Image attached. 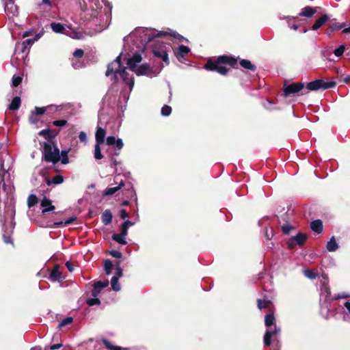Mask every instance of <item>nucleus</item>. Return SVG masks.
Returning a JSON list of instances; mask_svg holds the SVG:
<instances>
[{
    "mask_svg": "<svg viewBox=\"0 0 350 350\" xmlns=\"http://www.w3.org/2000/svg\"><path fill=\"white\" fill-rule=\"evenodd\" d=\"M165 35H170L179 40L184 39L181 35L172 30L170 31H157L155 29L144 27H137L128 36L125 37L124 39L125 44L132 42L131 51L135 52L133 56L127 60L128 68L138 76L146 75L150 77L155 76L148 64L137 66L142 59L139 52L143 51L146 46L154 38Z\"/></svg>",
    "mask_w": 350,
    "mask_h": 350,
    "instance_id": "nucleus-1",
    "label": "nucleus"
},
{
    "mask_svg": "<svg viewBox=\"0 0 350 350\" xmlns=\"http://www.w3.org/2000/svg\"><path fill=\"white\" fill-rule=\"evenodd\" d=\"M121 55L118 56L113 62L108 65L105 75L106 76H109L113 74L116 79H118V76H120L123 81L129 86L130 91H131L134 85V78L126 71V68H121Z\"/></svg>",
    "mask_w": 350,
    "mask_h": 350,
    "instance_id": "nucleus-2",
    "label": "nucleus"
},
{
    "mask_svg": "<svg viewBox=\"0 0 350 350\" xmlns=\"http://www.w3.org/2000/svg\"><path fill=\"white\" fill-rule=\"evenodd\" d=\"M79 4L81 10L90 17H96L103 5L108 11L111 10V5L106 0H81Z\"/></svg>",
    "mask_w": 350,
    "mask_h": 350,
    "instance_id": "nucleus-3",
    "label": "nucleus"
},
{
    "mask_svg": "<svg viewBox=\"0 0 350 350\" xmlns=\"http://www.w3.org/2000/svg\"><path fill=\"white\" fill-rule=\"evenodd\" d=\"M237 63V60L234 58L229 57L226 55L219 56L216 62H208L204 68L210 70H215L218 73L225 75L228 72L227 68L223 64H228L230 66H234Z\"/></svg>",
    "mask_w": 350,
    "mask_h": 350,
    "instance_id": "nucleus-4",
    "label": "nucleus"
},
{
    "mask_svg": "<svg viewBox=\"0 0 350 350\" xmlns=\"http://www.w3.org/2000/svg\"><path fill=\"white\" fill-rule=\"evenodd\" d=\"M43 154L46 162L57 163L60 160L59 150L51 140L44 142Z\"/></svg>",
    "mask_w": 350,
    "mask_h": 350,
    "instance_id": "nucleus-5",
    "label": "nucleus"
},
{
    "mask_svg": "<svg viewBox=\"0 0 350 350\" xmlns=\"http://www.w3.org/2000/svg\"><path fill=\"white\" fill-rule=\"evenodd\" d=\"M170 49L169 45L160 43L159 41L156 42L155 45L153 47L152 52L154 55L161 58L166 65L169 64L167 50Z\"/></svg>",
    "mask_w": 350,
    "mask_h": 350,
    "instance_id": "nucleus-6",
    "label": "nucleus"
},
{
    "mask_svg": "<svg viewBox=\"0 0 350 350\" xmlns=\"http://www.w3.org/2000/svg\"><path fill=\"white\" fill-rule=\"evenodd\" d=\"M336 85L334 81H325L322 79H317L313 81L309 82L306 88L309 91H315L319 89H329L334 88Z\"/></svg>",
    "mask_w": 350,
    "mask_h": 350,
    "instance_id": "nucleus-7",
    "label": "nucleus"
},
{
    "mask_svg": "<svg viewBox=\"0 0 350 350\" xmlns=\"http://www.w3.org/2000/svg\"><path fill=\"white\" fill-rule=\"evenodd\" d=\"M304 88V83H292L290 85H287L284 86V94L285 96H288L291 94H295L300 90H301Z\"/></svg>",
    "mask_w": 350,
    "mask_h": 350,
    "instance_id": "nucleus-8",
    "label": "nucleus"
},
{
    "mask_svg": "<svg viewBox=\"0 0 350 350\" xmlns=\"http://www.w3.org/2000/svg\"><path fill=\"white\" fill-rule=\"evenodd\" d=\"M306 234L299 232L295 236L291 237V239L288 241V245L290 247H293V242H295L297 245H301L306 241Z\"/></svg>",
    "mask_w": 350,
    "mask_h": 350,
    "instance_id": "nucleus-9",
    "label": "nucleus"
},
{
    "mask_svg": "<svg viewBox=\"0 0 350 350\" xmlns=\"http://www.w3.org/2000/svg\"><path fill=\"white\" fill-rule=\"evenodd\" d=\"M280 332V328L275 326L273 330L268 329L264 336V343L265 345H270L271 343V338Z\"/></svg>",
    "mask_w": 350,
    "mask_h": 350,
    "instance_id": "nucleus-10",
    "label": "nucleus"
},
{
    "mask_svg": "<svg viewBox=\"0 0 350 350\" xmlns=\"http://www.w3.org/2000/svg\"><path fill=\"white\" fill-rule=\"evenodd\" d=\"M109 284L108 280H105V282L97 281L94 284V288L92 291V295L93 297H98L101 290L105 287H107Z\"/></svg>",
    "mask_w": 350,
    "mask_h": 350,
    "instance_id": "nucleus-11",
    "label": "nucleus"
},
{
    "mask_svg": "<svg viewBox=\"0 0 350 350\" xmlns=\"http://www.w3.org/2000/svg\"><path fill=\"white\" fill-rule=\"evenodd\" d=\"M322 278L321 291L322 294H325L326 297H327L331 294L330 288L328 286V278L325 274H323Z\"/></svg>",
    "mask_w": 350,
    "mask_h": 350,
    "instance_id": "nucleus-12",
    "label": "nucleus"
},
{
    "mask_svg": "<svg viewBox=\"0 0 350 350\" xmlns=\"http://www.w3.org/2000/svg\"><path fill=\"white\" fill-rule=\"evenodd\" d=\"M40 206L43 208L42 212V213H45L49 211H52L55 209V206L52 204L51 200L44 198L41 202Z\"/></svg>",
    "mask_w": 350,
    "mask_h": 350,
    "instance_id": "nucleus-13",
    "label": "nucleus"
},
{
    "mask_svg": "<svg viewBox=\"0 0 350 350\" xmlns=\"http://www.w3.org/2000/svg\"><path fill=\"white\" fill-rule=\"evenodd\" d=\"M124 186V182L122 180H121L117 187L107 188L104 191L103 195L105 196H112L115 193H116L118 191H119Z\"/></svg>",
    "mask_w": 350,
    "mask_h": 350,
    "instance_id": "nucleus-14",
    "label": "nucleus"
},
{
    "mask_svg": "<svg viewBox=\"0 0 350 350\" xmlns=\"http://www.w3.org/2000/svg\"><path fill=\"white\" fill-rule=\"evenodd\" d=\"M317 12L316 8H312L310 6H306L301 9L299 16H305V17H312Z\"/></svg>",
    "mask_w": 350,
    "mask_h": 350,
    "instance_id": "nucleus-15",
    "label": "nucleus"
},
{
    "mask_svg": "<svg viewBox=\"0 0 350 350\" xmlns=\"http://www.w3.org/2000/svg\"><path fill=\"white\" fill-rule=\"evenodd\" d=\"M329 19L327 14L323 15L321 18H318L312 27V30H317L321 27Z\"/></svg>",
    "mask_w": 350,
    "mask_h": 350,
    "instance_id": "nucleus-16",
    "label": "nucleus"
},
{
    "mask_svg": "<svg viewBox=\"0 0 350 350\" xmlns=\"http://www.w3.org/2000/svg\"><path fill=\"white\" fill-rule=\"evenodd\" d=\"M106 135L105 130L98 127L96 132L95 138L96 141V144H103L105 141V137Z\"/></svg>",
    "mask_w": 350,
    "mask_h": 350,
    "instance_id": "nucleus-17",
    "label": "nucleus"
},
{
    "mask_svg": "<svg viewBox=\"0 0 350 350\" xmlns=\"http://www.w3.org/2000/svg\"><path fill=\"white\" fill-rule=\"evenodd\" d=\"M310 228L312 231L317 232V233H321L323 231V223L321 220L317 219L314 221H312L310 223Z\"/></svg>",
    "mask_w": 350,
    "mask_h": 350,
    "instance_id": "nucleus-18",
    "label": "nucleus"
},
{
    "mask_svg": "<svg viewBox=\"0 0 350 350\" xmlns=\"http://www.w3.org/2000/svg\"><path fill=\"white\" fill-rule=\"evenodd\" d=\"M50 278L53 281H59L62 280V273L59 271V267L56 265L50 273Z\"/></svg>",
    "mask_w": 350,
    "mask_h": 350,
    "instance_id": "nucleus-19",
    "label": "nucleus"
},
{
    "mask_svg": "<svg viewBox=\"0 0 350 350\" xmlns=\"http://www.w3.org/2000/svg\"><path fill=\"white\" fill-rule=\"evenodd\" d=\"M101 219L105 225L109 224L112 221V214L109 210H105L101 216Z\"/></svg>",
    "mask_w": 350,
    "mask_h": 350,
    "instance_id": "nucleus-20",
    "label": "nucleus"
},
{
    "mask_svg": "<svg viewBox=\"0 0 350 350\" xmlns=\"http://www.w3.org/2000/svg\"><path fill=\"white\" fill-rule=\"evenodd\" d=\"M326 248L329 252H335L338 248V245L334 237H332L327 242Z\"/></svg>",
    "mask_w": 350,
    "mask_h": 350,
    "instance_id": "nucleus-21",
    "label": "nucleus"
},
{
    "mask_svg": "<svg viewBox=\"0 0 350 350\" xmlns=\"http://www.w3.org/2000/svg\"><path fill=\"white\" fill-rule=\"evenodd\" d=\"M345 310L343 311V320L350 322V301H345L344 304Z\"/></svg>",
    "mask_w": 350,
    "mask_h": 350,
    "instance_id": "nucleus-22",
    "label": "nucleus"
},
{
    "mask_svg": "<svg viewBox=\"0 0 350 350\" xmlns=\"http://www.w3.org/2000/svg\"><path fill=\"white\" fill-rule=\"evenodd\" d=\"M64 181V178L62 175H56L51 180L50 179H48L46 180V184L49 186L52 184H54V185H58V184H61L62 183H63Z\"/></svg>",
    "mask_w": 350,
    "mask_h": 350,
    "instance_id": "nucleus-23",
    "label": "nucleus"
},
{
    "mask_svg": "<svg viewBox=\"0 0 350 350\" xmlns=\"http://www.w3.org/2000/svg\"><path fill=\"white\" fill-rule=\"evenodd\" d=\"M21 106V98L18 96L14 97L9 105L10 110H17Z\"/></svg>",
    "mask_w": 350,
    "mask_h": 350,
    "instance_id": "nucleus-24",
    "label": "nucleus"
},
{
    "mask_svg": "<svg viewBox=\"0 0 350 350\" xmlns=\"http://www.w3.org/2000/svg\"><path fill=\"white\" fill-rule=\"evenodd\" d=\"M275 317L273 313L267 314L265 317V326L269 328L271 325L274 324Z\"/></svg>",
    "mask_w": 350,
    "mask_h": 350,
    "instance_id": "nucleus-25",
    "label": "nucleus"
},
{
    "mask_svg": "<svg viewBox=\"0 0 350 350\" xmlns=\"http://www.w3.org/2000/svg\"><path fill=\"white\" fill-rule=\"evenodd\" d=\"M51 27L55 33H64L65 29L64 25L59 23H52L51 24Z\"/></svg>",
    "mask_w": 350,
    "mask_h": 350,
    "instance_id": "nucleus-26",
    "label": "nucleus"
},
{
    "mask_svg": "<svg viewBox=\"0 0 350 350\" xmlns=\"http://www.w3.org/2000/svg\"><path fill=\"white\" fill-rule=\"evenodd\" d=\"M112 239L115 241L118 242V243H120L122 245L126 244V236L123 235L122 234H114L112 235Z\"/></svg>",
    "mask_w": 350,
    "mask_h": 350,
    "instance_id": "nucleus-27",
    "label": "nucleus"
},
{
    "mask_svg": "<svg viewBox=\"0 0 350 350\" xmlns=\"http://www.w3.org/2000/svg\"><path fill=\"white\" fill-rule=\"evenodd\" d=\"M240 65L246 69L254 70L256 69V66L251 63L250 60L247 59H242L240 62Z\"/></svg>",
    "mask_w": 350,
    "mask_h": 350,
    "instance_id": "nucleus-28",
    "label": "nucleus"
},
{
    "mask_svg": "<svg viewBox=\"0 0 350 350\" xmlns=\"http://www.w3.org/2000/svg\"><path fill=\"white\" fill-rule=\"evenodd\" d=\"M118 277L117 276H113L111 280V286L113 291H119L121 288L120 285L118 282Z\"/></svg>",
    "mask_w": 350,
    "mask_h": 350,
    "instance_id": "nucleus-29",
    "label": "nucleus"
},
{
    "mask_svg": "<svg viewBox=\"0 0 350 350\" xmlns=\"http://www.w3.org/2000/svg\"><path fill=\"white\" fill-rule=\"evenodd\" d=\"M304 275L309 279L313 280L318 276L317 272L314 269H306L304 271Z\"/></svg>",
    "mask_w": 350,
    "mask_h": 350,
    "instance_id": "nucleus-30",
    "label": "nucleus"
},
{
    "mask_svg": "<svg viewBox=\"0 0 350 350\" xmlns=\"http://www.w3.org/2000/svg\"><path fill=\"white\" fill-rule=\"evenodd\" d=\"M12 200H13L12 196H11L10 202V204L7 206V211H6L7 214L11 217H12L14 215V213H15L14 202H12Z\"/></svg>",
    "mask_w": 350,
    "mask_h": 350,
    "instance_id": "nucleus-31",
    "label": "nucleus"
},
{
    "mask_svg": "<svg viewBox=\"0 0 350 350\" xmlns=\"http://www.w3.org/2000/svg\"><path fill=\"white\" fill-rule=\"evenodd\" d=\"M189 51H190V49L189 47L184 46V45H180V46H179L178 49V55L180 57H183L185 55L189 53Z\"/></svg>",
    "mask_w": 350,
    "mask_h": 350,
    "instance_id": "nucleus-32",
    "label": "nucleus"
},
{
    "mask_svg": "<svg viewBox=\"0 0 350 350\" xmlns=\"http://www.w3.org/2000/svg\"><path fill=\"white\" fill-rule=\"evenodd\" d=\"M100 144H96L95 147H94V158L98 160L101 159L103 157V156L101 153V151H100Z\"/></svg>",
    "mask_w": 350,
    "mask_h": 350,
    "instance_id": "nucleus-33",
    "label": "nucleus"
},
{
    "mask_svg": "<svg viewBox=\"0 0 350 350\" xmlns=\"http://www.w3.org/2000/svg\"><path fill=\"white\" fill-rule=\"evenodd\" d=\"M103 342L105 347L109 350H121V347L118 346L113 345L109 341L106 339L103 340Z\"/></svg>",
    "mask_w": 350,
    "mask_h": 350,
    "instance_id": "nucleus-34",
    "label": "nucleus"
},
{
    "mask_svg": "<svg viewBox=\"0 0 350 350\" xmlns=\"http://www.w3.org/2000/svg\"><path fill=\"white\" fill-rule=\"evenodd\" d=\"M113 264L109 260L105 261L104 269L107 275H109L111 273Z\"/></svg>",
    "mask_w": 350,
    "mask_h": 350,
    "instance_id": "nucleus-35",
    "label": "nucleus"
},
{
    "mask_svg": "<svg viewBox=\"0 0 350 350\" xmlns=\"http://www.w3.org/2000/svg\"><path fill=\"white\" fill-rule=\"evenodd\" d=\"M35 42V40L33 38H28L25 40L23 43V49L21 51L22 53L25 52V50L28 47L31 46Z\"/></svg>",
    "mask_w": 350,
    "mask_h": 350,
    "instance_id": "nucleus-36",
    "label": "nucleus"
},
{
    "mask_svg": "<svg viewBox=\"0 0 350 350\" xmlns=\"http://www.w3.org/2000/svg\"><path fill=\"white\" fill-rule=\"evenodd\" d=\"M38 203V198L36 195L31 194L28 197L27 204L29 207L34 206Z\"/></svg>",
    "mask_w": 350,
    "mask_h": 350,
    "instance_id": "nucleus-37",
    "label": "nucleus"
},
{
    "mask_svg": "<svg viewBox=\"0 0 350 350\" xmlns=\"http://www.w3.org/2000/svg\"><path fill=\"white\" fill-rule=\"evenodd\" d=\"M76 219H77L76 217H71L66 219L64 221H61V222L57 223L56 224L58 226H62V225L68 226V225L73 223Z\"/></svg>",
    "mask_w": 350,
    "mask_h": 350,
    "instance_id": "nucleus-38",
    "label": "nucleus"
},
{
    "mask_svg": "<svg viewBox=\"0 0 350 350\" xmlns=\"http://www.w3.org/2000/svg\"><path fill=\"white\" fill-rule=\"evenodd\" d=\"M72 321L73 319L72 317H66L59 323L58 327H62L65 325L70 324Z\"/></svg>",
    "mask_w": 350,
    "mask_h": 350,
    "instance_id": "nucleus-39",
    "label": "nucleus"
},
{
    "mask_svg": "<svg viewBox=\"0 0 350 350\" xmlns=\"http://www.w3.org/2000/svg\"><path fill=\"white\" fill-rule=\"evenodd\" d=\"M52 107H53V106H52V105H51V106H48V107H35V113H36V115H42V114H44V113L46 112V109H47L48 108H52Z\"/></svg>",
    "mask_w": 350,
    "mask_h": 350,
    "instance_id": "nucleus-40",
    "label": "nucleus"
},
{
    "mask_svg": "<svg viewBox=\"0 0 350 350\" xmlns=\"http://www.w3.org/2000/svg\"><path fill=\"white\" fill-rule=\"evenodd\" d=\"M269 304H270L269 301L261 300V299L258 300V308L260 310H261L263 308L269 307Z\"/></svg>",
    "mask_w": 350,
    "mask_h": 350,
    "instance_id": "nucleus-41",
    "label": "nucleus"
},
{
    "mask_svg": "<svg viewBox=\"0 0 350 350\" xmlns=\"http://www.w3.org/2000/svg\"><path fill=\"white\" fill-rule=\"evenodd\" d=\"M172 112L171 107L168 105H164L161 109V114L164 116H169Z\"/></svg>",
    "mask_w": 350,
    "mask_h": 350,
    "instance_id": "nucleus-42",
    "label": "nucleus"
},
{
    "mask_svg": "<svg viewBox=\"0 0 350 350\" xmlns=\"http://www.w3.org/2000/svg\"><path fill=\"white\" fill-rule=\"evenodd\" d=\"M100 301L98 297H94L93 298L88 299L87 301V304L89 306H94L100 304Z\"/></svg>",
    "mask_w": 350,
    "mask_h": 350,
    "instance_id": "nucleus-43",
    "label": "nucleus"
},
{
    "mask_svg": "<svg viewBox=\"0 0 350 350\" xmlns=\"http://www.w3.org/2000/svg\"><path fill=\"white\" fill-rule=\"evenodd\" d=\"M345 47L344 45H340L338 48H337L334 51V53L336 57H340L344 51H345Z\"/></svg>",
    "mask_w": 350,
    "mask_h": 350,
    "instance_id": "nucleus-44",
    "label": "nucleus"
},
{
    "mask_svg": "<svg viewBox=\"0 0 350 350\" xmlns=\"http://www.w3.org/2000/svg\"><path fill=\"white\" fill-rule=\"evenodd\" d=\"M350 297V293H341L334 296L333 300H337L340 299H346Z\"/></svg>",
    "mask_w": 350,
    "mask_h": 350,
    "instance_id": "nucleus-45",
    "label": "nucleus"
},
{
    "mask_svg": "<svg viewBox=\"0 0 350 350\" xmlns=\"http://www.w3.org/2000/svg\"><path fill=\"white\" fill-rule=\"evenodd\" d=\"M22 81V77L19 76H13L12 77V85L17 87Z\"/></svg>",
    "mask_w": 350,
    "mask_h": 350,
    "instance_id": "nucleus-46",
    "label": "nucleus"
},
{
    "mask_svg": "<svg viewBox=\"0 0 350 350\" xmlns=\"http://www.w3.org/2000/svg\"><path fill=\"white\" fill-rule=\"evenodd\" d=\"M113 146L116 147V149H118V150H120L122 148L124 144L121 139L118 138L116 141L115 144H113Z\"/></svg>",
    "mask_w": 350,
    "mask_h": 350,
    "instance_id": "nucleus-47",
    "label": "nucleus"
},
{
    "mask_svg": "<svg viewBox=\"0 0 350 350\" xmlns=\"http://www.w3.org/2000/svg\"><path fill=\"white\" fill-rule=\"evenodd\" d=\"M116 138L114 136H109L107 137L106 143L108 146H113L115 144Z\"/></svg>",
    "mask_w": 350,
    "mask_h": 350,
    "instance_id": "nucleus-48",
    "label": "nucleus"
},
{
    "mask_svg": "<svg viewBox=\"0 0 350 350\" xmlns=\"http://www.w3.org/2000/svg\"><path fill=\"white\" fill-rule=\"evenodd\" d=\"M66 123L67 121L65 120H55L53 122V124L56 126H65Z\"/></svg>",
    "mask_w": 350,
    "mask_h": 350,
    "instance_id": "nucleus-49",
    "label": "nucleus"
},
{
    "mask_svg": "<svg viewBox=\"0 0 350 350\" xmlns=\"http://www.w3.org/2000/svg\"><path fill=\"white\" fill-rule=\"evenodd\" d=\"M71 37L75 38V39L81 40V39H83L84 36H83V34L81 32L74 31L72 33V35L71 36Z\"/></svg>",
    "mask_w": 350,
    "mask_h": 350,
    "instance_id": "nucleus-50",
    "label": "nucleus"
},
{
    "mask_svg": "<svg viewBox=\"0 0 350 350\" xmlns=\"http://www.w3.org/2000/svg\"><path fill=\"white\" fill-rule=\"evenodd\" d=\"M73 55L74 57L78 58L82 57V56L83 55V51L82 49H77L73 53Z\"/></svg>",
    "mask_w": 350,
    "mask_h": 350,
    "instance_id": "nucleus-51",
    "label": "nucleus"
},
{
    "mask_svg": "<svg viewBox=\"0 0 350 350\" xmlns=\"http://www.w3.org/2000/svg\"><path fill=\"white\" fill-rule=\"evenodd\" d=\"M110 254L114 257V258H120L122 257V254L118 252V251H116V250H112L110 252Z\"/></svg>",
    "mask_w": 350,
    "mask_h": 350,
    "instance_id": "nucleus-52",
    "label": "nucleus"
},
{
    "mask_svg": "<svg viewBox=\"0 0 350 350\" xmlns=\"http://www.w3.org/2000/svg\"><path fill=\"white\" fill-rule=\"evenodd\" d=\"M114 276L118 277V278H121L122 276V269L121 267L118 265L116 269V273Z\"/></svg>",
    "mask_w": 350,
    "mask_h": 350,
    "instance_id": "nucleus-53",
    "label": "nucleus"
},
{
    "mask_svg": "<svg viewBox=\"0 0 350 350\" xmlns=\"http://www.w3.org/2000/svg\"><path fill=\"white\" fill-rule=\"evenodd\" d=\"M61 162H62V164H67V163H68L69 161H68V152L67 151H65V155H63V157H62Z\"/></svg>",
    "mask_w": 350,
    "mask_h": 350,
    "instance_id": "nucleus-54",
    "label": "nucleus"
},
{
    "mask_svg": "<svg viewBox=\"0 0 350 350\" xmlns=\"http://www.w3.org/2000/svg\"><path fill=\"white\" fill-rule=\"evenodd\" d=\"M79 138L81 142H85L87 140V135L84 132L81 131L79 135Z\"/></svg>",
    "mask_w": 350,
    "mask_h": 350,
    "instance_id": "nucleus-55",
    "label": "nucleus"
},
{
    "mask_svg": "<svg viewBox=\"0 0 350 350\" xmlns=\"http://www.w3.org/2000/svg\"><path fill=\"white\" fill-rule=\"evenodd\" d=\"M121 234L126 236L128 234V227L126 225L122 224L121 227Z\"/></svg>",
    "mask_w": 350,
    "mask_h": 350,
    "instance_id": "nucleus-56",
    "label": "nucleus"
},
{
    "mask_svg": "<svg viewBox=\"0 0 350 350\" xmlns=\"http://www.w3.org/2000/svg\"><path fill=\"white\" fill-rule=\"evenodd\" d=\"M3 241L5 243H12V241H11V238L9 235H6L5 234H4L3 235Z\"/></svg>",
    "mask_w": 350,
    "mask_h": 350,
    "instance_id": "nucleus-57",
    "label": "nucleus"
},
{
    "mask_svg": "<svg viewBox=\"0 0 350 350\" xmlns=\"http://www.w3.org/2000/svg\"><path fill=\"white\" fill-rule=\"evenodd\" d=\"M292 229V226H289V225H285L282 227V230L283 231L286 233V234H288L290 232L291 230Z\"/></svg>",
    "mask_w": 350,
    "mask_h": 350,
    "instance_id": "nucleus-58",
    "label": "nucleus"
},
{
    "mask_svg": "<svg viewBox=\"0 0 350 350\" xmlns=\"http://www.w3.org/2000/svg\"><path fill=\"white\" fill-rule=\"evenodd\" d=\"M66 266L70 272H72L74 271L73 265L70 262H67L66 263Z\"/></svg>",
    "mask_w": 350,
    "mask_h": 350,
    "instance_id": "nucleus-59",
    "label": "nucleus"
},
{
    "mask_svg": "<svg viewBox=\"0 0 350 350\" xmlns=\"http://www.w3.org/2000/svg\"><path fill=\"white\" fill-rule=\"evenodd\" d=\"M120 217L122 218V219H125L128 217V214L126 213V211L124 210V209H122L120 211Z\"/></svg>",
    "mask_w": 350,
    "mask_h": 350,
    "instance_id": "nucleus-60",
    "label": "nucleus"
},
{
    "mask_svg": "<svg viewBox=\"0 0 350 350\" xmlns=\"http://www.w3.org/2000/svg\"><path fill=\"white\" fill-rule=\"evenodd\" d=\"M49 134V131L48 130H42L39 132V135H43V136H48Z\"/></svg>",
    "mask_w": 350,
    "mask_h": 350,
    "instance_id": "nucleus-61",
    "label": "nucleus"
},
{
    "mask_svg": "<svg viewBox=\"0 0 350 350\" xmlns=\"http://www.w3.org/2000/svg\"><path fill=\"white\" fill-rule=\"evenodd\" d=\"M122 224L126 225V226L129 228V226H133L135 223L131 221L130 220H126Z\"/></svg>",
    "mask_w": 350,
    "mask_h": 350,
    "instance_id": "nucleus-62",
    "label": "nucleus"
},
{
    "mask_svg": "<svg viewBox=\"0 0 350 350\" xmlns=\"http://www.w3.org/2000/svg\"><path fill=\"white\" fill-rule=\"evenodd\" d=\"M61 347H62V344H55V345H53L51 346L50 349L51 350H54V349H59Z\"/></svg>",
    "mask_w": 350,
    "mask_h": 350,
    "instance_id": "nucleus-63",
    "label": "nucleus"
},
{
    "mask_svg": "<svg viewBox=\"0 0 350 350\" xmlns=\"http://www.w3.org/2000/svg\"><path fill=\"white\" fill-rule=\"evenodd\" d=\"M34 117H35V114L33 113H32V114L31 115V116L29 118V120L31 123L36 122V119Z\"/></svg>",
    "mask_w": 350,
    "mask_h": 350,
    "instance_id": "nucleus-64",
    "label": "nucleus"
}]
</instances>
